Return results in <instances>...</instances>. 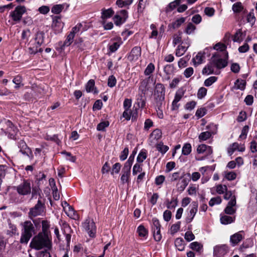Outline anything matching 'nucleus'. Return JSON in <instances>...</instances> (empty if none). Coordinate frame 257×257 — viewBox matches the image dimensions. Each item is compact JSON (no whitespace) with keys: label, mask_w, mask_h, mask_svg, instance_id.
<instances>
[{"label":"nucleus","mask_w":257,"mask_h":257,"mask_svg":"<svg viewBox=\"0 0 257 257\" xmlns=\"http://www.w3.org/2000/svg\"><path fill=\"white\" fill-rule=\"evenodd\" d=\"M30 247L36 250H51L52 247V236L38 233L32 238Z\"/></svg>","instance_id":"f257e3e1"},{"label":"nucleus","mask_w":257,"mask_h":257,"mask_svg":"<svg viewBox=\"0 0 257 257\" xmlns=\"http://www.w3.org/2000/svg\"><path fill=\"white\" fill-rule=\"evenodd\" d=\"M21 236L20 242L27 244L30 238L36 233V227L30 220H27L21 223Z\"/></svg>","instance_id":"f03ea898"},{"label":"nucleus","mask_w":257,"mask_h":257,"mask_svg":"<svg viewBox=\"0 0 257 257\" xmlns=\"http://www.w3.org/2000/svg\"><path fill=\"white\" fill-rule=\"evenodd\" d=\"M165 88L163 84L157 83L155 88L154 95L156 100V105L160 109L165 99Z\"/></svg>","instance_id":"7ed1b4c3"},{"label":"nucleus","mask_w":257,"mask_h":257,"mask_svg":"<svg viewBox=\"0 0 257 257\" xmlns=\"http://www.w3.org/2000/svg\"><path fill=\"white\" fill-rule=\"evenodd\" d=\"M45 202L40 196L34 207L31 208L29 212V217H32L41 215L44 210Z\"/></svg>","instance_id":"20e7f679"},{"label":"nucleus","mask_w":257,"mask_h":257,"mask_svg":"<svg viewBox=\"0 0 257 257\" xmlns=\"http://www.w3.org/2000/svg\"><path fill=\"white\" fill-rule=\"evenodd\" d=\"M31 181L29 180H24L16 187L18 193L21 195H27L31 192Z\"/></svg>","instance_id":"39448f33"},{"label":"nucleus","mask_w":257,"mask_h":257,"mask_svg":"<svg viewBox=\"0 0 257 257\" xmlns=\"http://www.w3.org/2000/svg\"><path fill=\"white\" fill-rule=\"evenodd\" d=\"M82 227L90 237H93L95 236L96 226L92 219L90 218L86 219L85 222L83 223Z\"/></svg>","instance_id":"423d86ee"},{"label":"nucleus","mask_w":257,"mask_h":257,"mask_svg":"<svg viewBox=\"0 0 257 257\" xmlns=\"http://www.w3.org/2000/svg\"><path fill=\"white\" fill-rule=\"evenodd\" d=\"M26 8L24 6H19L17 7L15 10L11 12L10 17L12 18L13 21L19 22L21 21L23 15L26 13Z\"/></svg>","instance_id":"0eeeda50"},{"label":"nucleus","mask_w":257,"mask_h":257,"mask_svg":"<svg viewBox=\"0 0 257 257\" xmlns=\"http://www.w3.org/2000/svg\"><path fill=\"white\" fill-rule=\"evenodd\" d=\"M226 59H223L218 53L214 54L211 57V62L216 68L221 69L225 67L227 65Z\"/></svg>","instance_id":"6e6552de"},{"label":"nucleus","mask_w":257,"mask_h":257,"mask_svg":"<svg viewBox=\"0 0 257 257\" xmlns=\"http://www.w3.org/2000/svg\"><path fill=\"white\" fill-rule=\"evenodd\" d=\"M18 147L20 148V151L22 154L27 156L31 160L33 159V155L32 152L23 140H20L18 142Z\"/></svg>","instance_id":"1a4fd4ad"},{"label":"nucleus","mask_w":257,"mask_h":257,"mask_svg":"<svg viewBox=\"0 0 257 257\" xmlns=\"http://www.w3.org/2000/svg\"><path fill=\"white\" fill-rule=\"evenodd\" d=\"M197 210L198 203L197 202L194 201L191 204V208L188 213V216L186 218V222L187 223H190L192 221Z\"/></svg>","instance_id":"9d476101"},{"label":"nucleus","mask_w":257,"mask_h":257,"mask_svg":"<svg viewBox=\"0 0 257 257\" xmlns=\"http://www.w3.org/2000/svg\"><path fill=\"white\" fill-rule=\"evenodd\" d=\"M226 245H217L214 248V257H223L227 252Z\"/></svg>","instance_id":"9b49d317"},{"label":"nucleus","mask_w":257,"mask_h":257,"mask_svg":"<svg viewBox=\"0 0 257 257\" xmlns=\"http://www.w3.org/2000/svg\"><path fill=\"white\" fill-rule=\"evenodd\" d=\"M236 198L235 197H233L228 202L227 206L225 208V213L227 214L232 215L235 212V209L233 207L236 205Z\"/></svg>","instance_id":"f8f14e48"},{"label":"nucleus","mask_w":257,"mask_h":257,"mask_svg":"<svg viewBox=\"0 0 257 257\" xmlns=\"http://www.w3.org/2000/svg\"><path fill=\"white\" fill-rule=\"evenodd\" d=\"M197 152L198 154H204L205 156H208L212 153V149L210 146L202 144L198 147Z\"/></svg>","instance_id":"ddd939ff"},{"label":"nucleus","mask_w":257,"mask_h":257,"mask_svg":"<svg viewBox=\"0 0 257 257\" xmlns=\"http://www.w3.org/2000/svg\"><path fill=\"white\" fill-rule=\"evenodd\" d=\"M243 231L238 232L230 236V240L233 245L238 244L243 238L241 233Z\"/></svg>","instance_id":"4468645a"},{"label":"nucleus","mask_w":257,"mask_h":257,"mask_svg":"<svg viewBox=\"0 0 257 257\" xmlns=\"http://www.w3.org/2000/svg\"><path fill=\"white\" fill-rule=\"evenodd\" d=\"M131 175V169L123 167L122 171V175L120 178L122 184L129 182V178Z\"/></svg>","instance_id":"2eb2a0df"},{"label":"nucleus","mask_w":257,"mask_h":257,"mask_svg":"<svg viewBox=\"0 0 257 257\" xmlns=\"http://www.w3.org/2000/svg\"><path fill=\"white\" fill-rule=\"evenodd\" d=\"M141 48L140 47H135L132 50L129 57L132 60H136L141 56Z\"/></svg>","instance_id":"dca6fc26"},{"label":"nucleus","mask_w":257,"mask_h":257,"mask_svg":"<svg viewBox=\"0 0 257 257\" xmlns=\"http://www.w3.org/2000/svg\"><path fill=\"white\" fill-rule=\"evenodd\" d=\"M50 222L47 220H43L42 221V231L39 233L51 235L50 228Z\"/></svg>","instance_id":"f3484780"},{"label":"nucleus","mask_w":257,"mask_h":257,"mask_svg":"<svg viewBox=\"0 0 257 257\" xmlns=\"http://www.w3.org/2000/svg\"><path fill=\"white\" fill-rule=\"evenodd\" d=\"M187 46L184 45L183 46L182 44L178 46V48L176 51V56L177 57H180L182 56L185 52L187 51L188 48L190 46L189 43H186Z\"/></svg>","instance_id":"a211bd4d"},{"label":"nucleus","mask_w":257,"mask_h":257,"mask_svg":"<svg viewBox=\"0 0 257 257\" xmlns=\"http://www.w3.org/2000/svg\"><path fill=\"white\" fill-rule=\"evenodd\" d=\"M114 12L111 8L108 9H102L101 12V19L103 21L110 18L114 14Z\"/></svg>","instance_id":"6ab92c4d"},{"label":"nucleus","mask_w":257,"mask_h":257,"mask_svg":"<svg viewBox=\"0 0 257 257\" xmlns=\"http://www.w3.org/2000/svg\"><path fill=\"white\" fill-rule=\"evenodd\" d=\"M44 35L43 32H38L36 34L35 41L38 47H40L44 43Z\"/></svg>","instance_id":"aec40b11"},{"label":"nucleus","mask_w":257,"mask_h":257,"mask_svg":"<svg viewBox=\"0 0 257 257\" xmlns=\"http://www.w3.org/2000/svg\"><path fill=\"white\" fill-rule=\"evenodd\" d=\"M137 232L140 237H147L148 235V231L145 228L144 226L140 225L137 228Z\"/></svg>","instance_id":"412c9836"},{"label":"nucleus","mask_w":257,"mask_h":257,"mask_svg":"<svg viewBox=\"0 0 257 257\" xmlns=\"http://www.w3.org/2000/svg\"><path fill=\"white\" fill-rule=\"evenodd\" d=\"M220 222L222 224H228L233 222L234 221V218L227 215H223L220 217Z\"/></svg>","instance_id":"4be33fe9"},{"label":"nucleus","mask_w":257,"mask_h":257,"mask_svg":"<svg viewBox=\"0 0 257 257\" xmlns=\"http://www.w3.org/2000/svg\"><path fill=\"white\" fill-rule=\"evenodd\" d=\"M183 242L184 240L181 238H177L175 240V246L179 251H183L184 250L185 246Z\"/></svg>","instance_id":"5701e85b"},{"label":"nucleus","mask_w":257,"mask_h":257,"mask_svg":"<svg viewBox=\"0 0 257 257\" xmlns=\"http://www.w3.org/2000/svg\"><path fill=\"white\" fill-rule=\"evenodd\" d=\"M136 152L134 151L133 152L132 154L130 156V157H129L128 159L127 160V161L125 163L123 167L126 168H128V169H131V167H132V165L133 164V161H134V157H135V155H136Z\"/></svg>","instance_id":"b1692460"},{"label":"nucleus","mask_w":257,"mask_h":257,"mask_svg":"<svg viewBox=\"0 0 257 257\" xmlns=\"http://www.w3.org/2000/svg\"><path fill=\"white\" fill-rule=\"evenodd\" d=\"M185 21V18L183 17L178 19L171 24V27L174 29L178 28L183 23H184Z\"/></svg>","instance_id":"393cba45"},{"label":"nucleus","mask_w":257,"mask_h":257,"mask_svg":"<svg viewBox=\"0 0 257 257\" xmlns=\"http://www.w3.org/2000/svg\"><path fill=\"white\" fill-rule=\"evenodd\" d=\"M166 205L168 209H172L175 208V207L177 205V198H172L171 201H169L168 199L166 200Z\"/></svg>","instance_id":"a878e982"},{"label":"nucleus","mask_w":257,"mask_h":257,"mask_svg":"<svg viewBox=\"0 0 257 257\" xmlns=\"http://www.w3.org/2000/svg\"><path fill=\"white\" fill-rule=\"evenodd\" d=\"M232 11L235 13H239L243 9V7L240 2H237L232 5Z\"/></svg>","instance_id":"bb28decb"},{"label":"nucleus","mask_w":257,"mask_h":257,"mask_svg":"<svg viewBox=\"0 0 257 257\" xmlns=\"http://www.w3.org/2000/svg\"><path fill=\"white\" fill-rule=\"evenodd\" d=\"M192 150V148L190 144L186 143L184 145L182 150V154L184 155H188Z\"/></svg>","instance_id":"cd10ccee"},{"label":"nucleus","mask_w":257,"mask_h":257,"mask_svg":"<svg viewBox=\"0 0 257 257\" xmlns=\"http://www.w3.org/2000/svg\"><path fill=\"white\" fill-rule=\"evenodd\" d=\"M64 8V5H56L51 9L52 13L55 14L60 13Z\"/></svg>","instance_id":"c85d7f7f"},{"label":"nucleus","mask_w":257,"mask_h":257,"mask_svg":"<svg viewBox=\"0 0 257 257\" xmlns=\"http://www.w3.org/2000/svg\"><path fill=\"white\" fill-rule=\"evenodd\" d=\"M242 33L241 30H238L234 35L232 40L234 42L240 43L242 41Z\"/></svg>","instance_id":"c756f323"},{"label":"nucleus","mask_w":257,"mask_h":257,"mask_svg":"<svg viewBox=\"0 0 257 257\" xmlns=\"http://www.w3.org/2000/svg\"><path fill=\"white\" fill-rule=\"evenodd\" d=\"M182 41V33L179 32L178 33L175 34L173 36V44L174 46L181 42Z\"/></svg>","instance_id":"7c9ffc66"},{"label":"nucleus","mask_w":257,"mask_h":257,"mask_svg":"<svg viewBox=\"0 0 257 257\" xmlns=\"http://www.w3.org/2000/svg\"><path fill=\"white\" fill-rule=\"evenodd\" d=\"M74 36H75L74 35H73L72 34H71L70 33L68 34V35L67 36V37L66 38V39L64 42L63 46H64V47L66 46V47H67V46H70L72 44V43L73 42Z\"/></svg>","instance_id":"2f4dec72"},{"label":"nucleus","mask_w":257,"mask_h":257,"mask_svg":"<svg viewBox=\"0 0 257 257\" xmlns=\"http://www.w3.org/2000/svg\"><path fill=\"white\" fill-rule=\"evenodd\" d=\"M212 135L210 132L206 131L201 133L199 136V139L201 141H206L209 139Z\"/></svg>","instance_id":"473e14b6"},{"label":"nucleus","mask_w":257,"mask_h":257,"mask_svg":"<svg viewBox=\"0 0 257 257\" xmlns=\"http://www.w3.org/2000/svg\"><path fill=\"white\" fill-rule=\"evenodd\" d=\"M162 133L160 130L156 129L151 133V137L154 140H158L162 137Z\"/></svg>","instance_id":"72a5a7b5"},{"label":"nucleus","mask_w":257,"mask_h":257,"mask_svg":"<svg viewBox=\"0 0 257 257\" xmlns=\"http://www.w3.org/2000/svg\"><path fill=\"white\" fill-rule=\"evenodd\" d=\"M158 151L160 152L162 154H165L169 149V147L160 142L156 146Z\"/></svg>","instance_id":"f704fd0d"},{"label":"nucleus","mask_w":257,"mask_h":257,"mask_svg":"<svg viewBox=\"0 0 257 257\" xmlns=\"http://www.w3.org/2000/svg\"><path fill=\"white\" fill-rule=\"evenodd\" d=\"M190 248L198 252H200L202 248V245L201 244L198 242H193L190 244Z\"/></svg>","instance_id":"c9c22d12"},{"label":"nucleus","mask_w":257,"mask_h":257,"mask_svg":"<svg viewBox=\"0 0 257 257\" xmlns=\"http://www.w3.org/2000/svg\"><path fill=\"white\" fill-rule=\"evenodd\" d=\"M195 29V26H194L192 23H189L185 29V32L188 35H190L193 33Z\"/></svg>","instance_id":"e433bc0d"},{"label":"nucleus","mask_w":257,"mask_h":257,"mask_svg":"<svg viewBox=\"0 0 257 257\" xmlns=\"http://www.w3.org/2000/svg\"><path fill=\"white\" fill-rule=\"evenodd\" d=\"M147 158V153L146 151L142 150L139 154L137 160L139 163H142Z\"/></svg>","instance_id":"4c0bfd02"},{"label":"nucleus","mask_w":257,"mask_h":257,"mask_svg":"<svg viewBox=\"0 0 257 257\" xmlns=\"http://www.w3.org/2000/svg\"><path fill=\"white\" fill-rule=\"evenodd\" d=\"M246 82L243 80L237 79L235 82L236 88L238 89L243 90L245 88Z\"/></svg>","instance_id":"58836bf2"},{"label":"nucleus","mask_w":257,"mask_h":257,"mask_svg":"<svg viewBox=\"0 0 257 257\" xmlns=\"http://www.w3.org/2000/svg\"><path fill=\"white\" fill-rule=\"evenodd\" d=\"M238 149V144L237 143H234L231 145L228 148V154L229 156H231L236 150Z\"/></svg>","instance_id":"ea45409f"},{"label":"nucleus","mask_w":257,"mask_h":257,"mask_svg":"<svg viewBox=\"0 0 257 257\" xmlns=\"http://www.w3.org/2000/svg\"><path fill=\"white\" fill-rule=\"evenodd\" d=\"M247 21L251 24V26L254 24L255 22V18L253 13V10L250 12L247 15Z\"/></svg>","instance_id":"a19ab883"},{"label":"nucleus","mask_w":257,"mask_h":257,"mask_svg":"<svg viewBox=\"0 0 257 257\" xmlns=\"http://www.w3.org/2000/svg\"><path fill=\"white\" fill-rule=\"evenodd\" d=\"M95 85L94 80L93 79L89 80L86 85V90L87 92H90L93 91L94 87Z\"/></svg>","instance_id":"79ce46f5"},{"label":"nucleus","mask_w":257,"mask_h":257,"mask_svg":"<svg viewBox=\"0 0 257 257\" xmlns=\"http://www.w3.org/2000/svg\"><path fill=\"white\" fill-rule=\"evenodd\" d=\"M221 198L220 197L218 196L216 197L212 198L209 202V205L210 206H213L215 204H219L221 202Z\"/></svg>","instance_id":"37998d69"},{"label":"nucleus","mask_w":257,"mask_h":257,"mask_svg":"<svg viewBox=\"0 0 257 257\" xmlns=\"http://www.w3.org/2000/svg\"><path fill=\"white\" fill-rule=\"evenodd\" d=\"M207 90L205 87L200 88L197 92V97L199 99H202L206 95Z\"/></svg>","instance_id":"c03bdc74"},{"label":"nucleus","mask_w":257,"mask_h":257,"mask_svg":"<svg viewBox=\"0 0 257 257\" xmlns=\"http://www.w3.org/2000/svg\"><path fill=\"white\" fill-rule=\"evenodd\" d=\"M217 78L215 76H211L206 79L204 81V85L208 87L211 86L213 83H214L216 80Z\"/></svg>","instance_id":"a18cd8bd"},{"label":"nucleus","mask_w":257,"mask_h":257,"mask_svg":"<svg viewBox=\"0 0 257 257\" xmlns=\"http://www.w3.org/2000/svg\"><path fill=\"white\" fill-rule=\"evenodd\" d=\"M180 0H175L169 4L168 6L167 11H171L176 8L180 3Z\"/></svg>","instance_id":"49530a36"},{"label":"nucleus","mask_w":257,"mask_h":257,"mask_svg":"<svg viewBox=\"0 0 257 257\" xmlns=\"http://www.w3.org/2000/svg\"><path fill=\"white\" fill-rule=\"evenodd\" d=\"M113 20L115 25L118 26L125 22L123 21V19L120 15H119V14H116L114 16Z\"/></svg>","instance_id":"de8ad7c7"},{"label":"nucleus","mask_w":257,"mask_h":257,"mask_svg":"<svg viewBox=\"0 0 257 257\" xmlns=\"http://www.w3.org/2000/svg\"><path fill=\"white\" fill-rule=\"evenodd\" d=\"M214 68L211 64L207 65L202 70L203 74H210L213 73Z\"/></svg>","instance_id":"09e8293b"},{"label":"nucleus","mask_w":257,"mask_h":257,"mask_svg":"<svg viewBox=\"0 0 257 257\" xmlns=\"http://www.w3.org/2000/svg\"><path fill=\"white\" fill-rule=\"evenodd\" d=\"M155 70V66L153 63H150L147 66V68H146L144 73L146 75H149L152 73L153 72V71Z\"/></svg>","instance_id":"8fccbe9b"},{"label":"nucleus","mask_w":257,"mask_h":257,"mask_svg":"<svg viewBox=\"0 0 257 257\" xmlns=\"http://www.w3.org/2000/svg\"><path fill=\"white\" fill-rule=\"evenodd\" d=\"M109 124V122L107 121L101 122L97 124V130L99 131H104Z\"/></svg>","instance_id":"3c124183"},{"label":"nucleus","mask_w":257,"mask_h":257,"mask_svg":"<svg viewBox=\"0 0 257 257\" xmlns=\"http://www.w3.org/2000/svg\"><path fill=\"white\" fill-rule=\"evenodd\" d=\"M116 83V79L113 75L109 76L108 79L107 85L110 87H114Z\"/></svg>","instance_id":"603ef678"},{"label":"nucleus","mask_w":257,"mask_h":257,"mask_svg":"<svg viewBox=\"0 0 257 257\" xmlns=\"http://www.w3.org/2000/svg\"><path fill=\"white\" fill-rule=\"evenodd\" d=\"M128 152V148L127 147H125L120 153V155L119 156L120 160L121 161L125 160L127 157Z\"/></svg>","instance_id":"864d4df0"},{"label":"nucleus","mask_w":257,"mask_h":257,"mask_svg":"<svg viewBox=\"0 0 257 257\" xmlns=\"http://www.w3.org/2000/svg\"><path fill=\"white\" fill-rule=\"evenodd\" d=\"M154 234V237L156 241H159L162 238V235L160 232V228L157 230H152Z\"/></svg>","instance_id":"5fc2aeb1"},{"label":"nucleus","mask_w":257,"mask_h":257,"mask_svg":"<svg viewBox=\"0 0 257 257\" xmlns=\"http://www.w3.org/2000/svg\"><path fill=\"white\" fill-rule=\"evenodd\" d=\"M193 61L195 64H200L203 61V55L201 53H198L195 57L193 58Z\"/></svg>","instance_id":"6e6d98bb"},{"label":"nucleus","mask_w":257,"mask_h":257,"mask_svg":"<svg viewBox=\"0 0 257 257\" xmlns=\"http://www.w3.org/2000/svg\"><path fill=\"white\" fill-rule=\"evenodd\" d=\"M152 229H158L160 228L161 227V224L160 223V222L158 219L156 218H153L152 219Z\"/></svg>","instance_id":"4d7b16f0"},{"label":"nucleus","mask_w":257,"mask_h":257,"mask_svg":"<svg viewBox=\"0 0 257 257\" xmlns=\"http://www.w3.org/2000/svg\"><path fill=\"white\" fill-rule=\"evenodd\" d=\"M227 190V186L225 185H218L216 186V192L219 194H223Z\"/></svg>","instance_id":"13d9d810"},{"label":"nucleus","mask_w":257,"mask_h":257,"mask_svg":"<svg viewBox=\"0 0 257 257\" xmlns=\"http://www.w3.org/2000/svg\"><path fill=\"white\" fill-rule=\"evenodd\" d=\"M206 113V109L205 108H200L198 109L196 112V115L198 118H201L205 115Z\"/></svg>","instance_id":"bf43d9fd"},{"label":"nucleus","mask_w":257,"mask_h":257,"mask_svg":"<svg viewBox=\"0 0 257 257\" xmlns=\"http://www.w3.org/2000/svg\"><path fill=\"white\" fill-rule=\"evenodd\" d=\"M142 171V168L141 165L139 164H136L133 168V175H136L138 173L141 172Z\"/></svg>","instance_id":"052dcab7"},{"label":"nucleus","mask_w":257,"mask_h":257,"mask_svg":"<svg viewBox=\"0 0 257 257\" xmlns=\"http://www.w3.org/2000/svg\"><path fill=\"white\" fill-rule=\"evenodd\" d=\"M240 67L237 63H233L231 64L230 69L234 73H238L240 71Z\"/></svg>","instance_id":"680f3d73"},{"label":"nucleus","mask_w":257,"mask_h":257,"mask_svg":"<svg viewBox=\"0 0 257 257\" xmlns=\"http://www.w3.org/2000/svg\"><path fill=\"white\" fill-rule=\"evenodd\" d=\"M225 177L229 181L233 180L236 177V174L234 172H229L226 173Z\"/></svg>","instance_id":"e2e57ef3"},{"label":"nucleus","mask_w":257,"mask_h":257,"mask_svg":"<svg viewBox=\"0 0 257 257\" xmlns=\"http://www.w3.org/2000/svg\"><path fill=\"white\" fill-rule=\"evenodd\" d=\"M188 182L189 181L187 179H183L180 183V186L178 187V189L181 191H183L188 185Z\"/></svg>","instance_id":"0e129e2a"},{"label":"nucleus","mask_w":257,"mask_h":257,"mask_svg":"<svg viewBox=\"0 0 257 257\" xmlns=\"http://www.w3.org/2000/svg\"><path fill=\"white\" fill-rule=\"evenodd\" d=\"M17 229L15 226L12 225V224H10V229H8L7 231V234L10 235V236H13V235L16 233Z\"/></svg>","instance_id":"69168bd1"},{"label":"nucleus","mask_w":257,"mask_h":257,"mask_svg":"<svg viewBox=\"0 0 257 257\" xmlns=\"http://www.w3.org/2000/svg\"><path fill=\"white\" fill-rule=\"evenodd\" d=\"M121 165L119 163H116L112 166L111 174H113L114 172L116 174H118L120 171Z\"/></svg>","instance_id":"338daca9"},{"label":"nucleus","mask_w":257,"mask_h":257,"mask_svg":"<svg viewBox=\"0 0 257 257\" xmlns=\"http://www.w3.org/2000/svg\"><path fill=\"white\" fill-rule=\"evenodd\" d=\"M49 250L45 249L44 251H41L38 253V257H51L49 251Z\"/></svg>","instance_id":"774afa93"}]
</instances>
